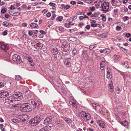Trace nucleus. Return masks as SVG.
I'll use <instances>...</instances> for the list:
<instances>
[{
    "label": "nucleus",
    "mask_w": 131,
    "mask_h": 131,
    "mask_svg": "<svg viewBox=\"0 0 131 131\" xmlns=\"http://www.w3.org/2000/svg\"><path fill=\"white\" fill-rule=\"evenodd\" d=\"M81 65L78 63H76L75 65V67L74 68V70H76V71H78L81 68Z\"/></svg>",
    "instance_id": "14"
},
{
    "label": "nucleus",
    "mask_w": 131,
    "mask_h": 131,
    "mask_svg": "<svg viewBox=\"0 0 131 131\" xmlns=\"http://www.w3.org/2000/svg\"><path fill=\"white\" fill-rule=\"evenodd\" d=\"M13 95L15 102L20 100L23 98L22 93L19 92L15 93Z\"/></svg>",
    "instance_id": "6"
},
{
    "label": "nucleus",
    "mask_w": 131,
    "mask_h": 131,
    "mask_svg": "<svg viewBox=\"0 0 131 131\" xmlns=\"http://www.w3.org/2000/svg\"><path fill=\"white\" fill-rule=\"evenodd\" d=\"M36 48L37 49H41L43 46V45L42 43L39 42L38 41V43L37 44Z\"/></svg>",
    "instance_id": "22"
},
{
    "label": "nucleus",
    "mask_w": 131,
    "mask_h": 131,
    "mask_svg": "<svg viewBox=\"0 0 131 131\" xmlns=\"http://www.w3.org/2000/svg\"><path fill=\"white\" fill-rule=\"evenodd\" d=\"M40 32L43 35H45L46 34V32L42 30H40Z\"/></svg>",
    "instance_id": "50"
},
{
    "label": "nucleus",
    "mask_w": 131,
    "mask_h": 131,
    "mask_svg": "<svg viewBox=\"0 0 131 131\" xmlns=\"http://www.w3.org/2000/svg\"><path fill=\"white\" fill-rule=\"evenodd\" d=\"M84 13L83 12H78L77 13V14L78 15H83Z\"/></svg>",
    "instance_id": "47"
},
{
    "label": "nucleus",
    "mask_w": 131,
    "mask_h": 131,
    "mask_svg": "<svg viewBox=\"0 0 131 131\" xmlns=\"http://www.w3.org/2000/svg\"><path fill=\"white\" fill-rule=\"evenodd\" d=\"M52 117L49 116L46 118L44 120L43 124L45 125H48L51 124L52 121Z\"/></svg>",
    "instance_id": "11"
},
{
    "label": "nucleus",
    "mask_w": 131,
    "mask_h": 131,
    "mask_svg": "<svg viewBox=\"0 0 131 131\" xmlns=\"http://www.w3.org/2000/svg\"><path fill=\"white\" fill-rule=\"evenodd\" d=\"M116 118L117 119L118 121V122L120 123V122L121 121H121V119L120 117H119V116H116Z\"/></svg>",
    "instance_id": "42"
},
{
    "label": "nucleus",
    "mask_w": 131,
    "mask_h": 131,
    "mask_svg": "<svg viewBox=\"0 0 131 131\" xmlns=\"http://www.w3.org/2000/svg\"><path fill=\"white\" fill-rule=\"evenodd\" d=\"M50 126H46L43 127L44 131H49L50 128Z\"/></svg>",
    "instance_id": "35"
},
{
    "label": "nucleus",
    "mask_w": 131,
    "mask_h": 131,
    "mask_svg": "<svg viewBox=\"0 0 131 131\" xmlns=\"http://www.w3.org/2000/svg\"><path fill=\"white\" fill-rule=\"evenodd\" d=\"M49 5L53 7H54L56 5V4L53 3H49Z\"/></svg>",
    "instance_id": "53"
},
{
    "label": "nucleus",
    "mask_w": 131,
    "mask_h": 131,
    "mask_svg": "<svg viewBox=\"0 0 131 131\" xmlns=\"http://www.w3.org/2000/svg\"><path fill=\"white\" fill-rule=\"evenodd\" d=\"M129 17L128 16H125L123 17V20L124 21H125L126 20L128 19Z\"/></svg>",
    "instance_id": "41"
},
{
    "label": "nucleus",
    "mask_w": 131,
    "mask_h": 131,
    "mask_svg": "<svg viewBox=\"0 0 131 131\" xmlns=\"http://www.w3.org/2000/svg\"><path fill=\"white\" fill-rule=\"evenodd\" d=\"M0 48L5 52H6L7 51L10 49V47L8 45H5L2 43H0Z\"/></svg>",
    "instance_id": "9"
},
{
    "label": "nucleus",
    "mask_w": 131,
    "mask_h": 131,
    "mask_svg": "<svg viewBox=\"0 0 131 131\" xmlns=\"http://www.w3.org/2000/svg\"><path fill=\"white\" fill-rule=\"evenodd\" d=\"M63 18V17L62 16H59L57 18L56 20L57 21H61L62 20Z\"/></svg>",
    "instance_id": "32"
},
{
    "label": "nucleus",
    "mask_w": 131,
    "mask_h": 131,
    "mask_svg": "<svg viewBox=\"0 0 131 131\" xmlns=\"http://www.w3.org/2000/svg\"><path fill=\"white\" fill-rule=\"evenodd\" d=\"M51 52L53 55L57 54L58 53V49L56 48H53L51 49Z\"/></svg>",
    "instance_id": "19"
},
{
    "label": "nucleus",
    "mask_w": 131,
    "mask_h": 131,
    "mask_svg": "<svg viewBox=\"0 0 131 131\" xmlns=\"http://www.w3.org/2000/svg\"><path fill=\"white\" fill-rule=\"evenodd\" d=\"M90 21L91 27H95L97 26L98 24L96 23V20H90Z\"/></svg>",
    "instance_id": "18"
},
{
    "label": "nucleus",
    "mask_w": 131,
    "mask_h": 131,
    "mask_svg": "<svg viewBox=\"0 0 131 131\" xmlns=\"http://www.w3.org/2000/svg\"><path fill=\"white\" fill-rule=\"evenodd\" d=\"M28 60L31 66H34V65L35 63H34L31 57H29V58L28 59Z\"/></svg>",
    "instance_id": "24"
},
{
    "label": "nucleus",
    "mask_w": 131,
    "mask_h": 131,
    "mask_svg": "<svg viewBox=\"0 0 131 131\" xmlns=\"http://www.w3.org/2000/svg\"><path fill=\"white\" fill-rule=\"evenodd\" d=\"M125 36L127 38H129L130 37L131 34L130 33H127L126 34Z\"/></svg>",
    "instance_id": "52"
},
{
    "label": "nucleus",
    "mask_w": 131,
    "mask_h": 131,
    "mask_svg": "<svg viewBox=\"0 0 131 131\" xmlns=\"http://www.w3.org/2000/svg\"><path fill=\"white\" fill-rule=\"evenodd\" d=\"M96 122L97 125L102 128H105V123L102 121L97 120Z\"/></svg>",
    "instance_id": "12"
},
{
    "label": "nucleus",
    "mask_w": 131,
    "mask_h": 131,
    "mask_svg": "<svg viewBox=\"0 0 131 131\" xmlns=\"http://www.w3.org/2000/svg\"><path fill=\"white\" fill-rule=\"evenodd\" d=\"M12 60L17 64H20L23 62L20 56L17 54H14L12 56Z\"/></svg>",
    "instance_id": "5"
},
{
    "label": "nucleus",
    "mask_w": 131,
    "mask_h": 131,
    "mask_svg": "<svg viewBox=\"0 0 131 131\" xmlns=\"http://www.w3.org/2000/svg\"><path fill=\"white\" fill-rule=\"evenodd\" d=\"M100 108V107L99 106V105L98 104V105H97V106H96L94 109H95L96 110H97L99 109Z\"/></svg>",
    "instance_id": "59"
},
{
    "label": "nucleus",
    "mask_w": 131,
    "mask_h": 131,
    "mask_svg": "<svg viewBox=\"0 0 131 131\" xmlns=\"http://www.w3.org/2000/svg\"><path fill=\"white\" fill-rule=\"evenodd\" d=\"M20 111L22 112H29L31 111V109L29 104L24 103L22 104L20 106Z\"/></svg>",
    "instance_id": "2"
},
{
    "label": "nucleus",
    "mask_w": 131,
    "mask_h": 131,
    "mask_svg": "<svg viewBox=\"0 0 131 131\" xmlns=\"http://www.w3.org/2000/svg\"><path fill=\"white\" fill-rule=\"evenodd\" d=\"M21 77L20 75H16L15 76V79L17 81L20 82V80H21Z\"/></svg>",
    "instance_id": "28"
},
{
    "label": "nucleus",
    "mask_w": 131,
    "mask_h": 131,
    "mask_svg": "<svg viewBox=\"0 0 131 131\" xmlns=\"http://www.w3.org/2000/svg\"><path fill=\"white\" fill-rule=\"evenodd\" d=\"M70 3L72 5H75L76 4V2L74 1H72L70 2Z\"/></svg>",
    "instance_id": "61"
},
{
    "label": "nucleus",
    "mask_w": 131,
    "mask_h": 131,
    "mask_svg": "<svg viewBox=\"0 0 131 131\" xmlns=\"http://www.w3.org/2000/svg\"><path fill=\"white\" fill-rule=\"evenodd\" d=\"M86 113L84 111H82L81 112V114L82 116L83 117V116L85 115Z\"/></svg>",
    "instance_id": "49"
},
{
    "label": "nucleus",
    "mask_w": 131,
    "mask_h": 131,
    "mask_svg": "<svg viewBox=\"0 0 131 131\" xmlns=\"http://www.w3.org/2000/svg\"><path fill=\"white\" fill-rule=\"evenodd\" d=\"M12 121L15 123H18V120L16 119H13L11 120Z\"/></svg>",
    "instance_id": "40"
},
{
    "label": "nucleus",
    "mask_w": 131,
    "mask_h": 131,
    "mask_svg": "<svg viewBox=\"0 0 131 131\" xmlns=\"http://www.w3.org/2000/svg\"><path fill=\"white\" fill-rule=\"evenodd\" d=\"M64 120L66 123L68 124H70L71 123L72 120L69 118L65 117Z\"/></svg>",
    "instance_id": "27"
},
{
    "label": "nucleus",
    "mask_w": 131,
    "mask_h": 131,
    "mask_svg": "<svg viewBox=\"0 0 131 131\" xmlns=\"http://www.w3.org/2000/svg\"><path fill=\"white\" fill-rule=\"evenodd\" d=\"M51 14L50 12H48L46 14V15L47 17H49L51 16Z\"/></svg>",
    "instance_id": "57"
},
{
    "label": "nucleus",
    "mask_w": 131,
    "mask_h": 131,
    "mask_svg": "<svg viewBox=\"0 0 131 131\" xmlns=\"http://www.w3.org/2000/svg\"><path fill=\"white\" fill-rule=\"evenodd\" d=\"M112 73L110 71H108L107 70V78L109 79H111L112 77Z\"/></svg>",
    "instance_id": "21"
},
{
    "label": "nucleus",
    "mask_w": 131,
    "mask_h": 131,
    "mask_svg": "<svg viewBox=\"0 0 131 131\" xmlns=\"http://www.w3.org/2000/svg\"><path fill=\"white\" fill-rule=\"evenodd\" d=\"M100 7L101 8H102V11L107 12L109 9V4L108 2H104L102 3H101V5Z\"/></svg>",
    "instance_id": "7"
},
{
    "label": "nucleus",
    "mask_w": 131,
    "mask_h": 131,
    "mask_svg": "<svg viewBox=\"0 0 131 131\" xmlns=\"http://www.w3.org/2000/svg\"><path fill=\"white\" fill-rule=\"evenodd\" d=\"M23 91L24 93H26L28 91V89L26 87H24L23 89Z\"/></svg>",
    "instance_id": "38"
},
{
    "label": "nucleus",
    "mask_w": 131,
    "mask_h": 131,
    "mask_svg": "<svg viewBox=\"0 0 131 131\" xmlns=\"http://www.w3.org/2000/svg\"><path fill=\"white\" fill-rule=\"evenodd\" d=\"M10 9V10L14 9H15V8L14 6L12 5L9 7Z\"/></svg>",
    "instance_id": "55"
},
{
    "label": "nucleus",
    "mask_w": 131,
    "mask_h": 131,
    "mask_svg": "<svg viewBox=\"0 0 131 131\" xmlns=\"http://www.w3.org/2000/svg\"><path fill=\"white\" fill-rule=\"evenodd\" d=\"M120 123L123 126H127V122L126 121H125L124 122L121 121L120 122Z\"/></svg>",
    "instance_id": "36"
},
{
    "label": "nucleus",
    "mask_w": 131,
    "mask_h": 131,
    "mask_svg": "<svg viewBox=\"0 0 131 131\" xmlns=\"http://www.w3.org/2000/svg\"><path fill=\"white\" fill-rule=\"evenodd\" d=\"M57 125L58 126L61 127H63L64 126L63 123L62 122L58 123Z\"/></svg>",
    "instance_id": "39"
},
{
    "label": "nucleus",
    "mask_w": 131,
    "mask_h": 131,
    "mask_svg": "<svg viewBox=\"0 0 131 131\" xmlns=\"http://www.w3.org/2000/svg\"><path fill=\"white\" fill-rule=\"evenodd\" d=\"M105 62L103 61H102L101 63L100 64V66L102 65L105 66Z\"/></svg>",
    "instance_id": "62"
},
{
    "label": "nucleus",
    "mask_w": 131,
    "mask_h": 131,
    "mask_svg": "<svg viewBox=\"0 0 131 131\" xmlns=\"http://www.w3.org/2000/svg\"><path fill=\"white\" fill-rule=\"evenodd\" d=\"M31 103L33 105L34 107L37 109L40 105L39 102L35 99H31L30 101Z\"/></svg>",
    "instance_id": "8"
},
{
    "label": "nucleus",
    "mask_w": 131,
    "mask_h": 131,
    "mask_svg": "<svg viewBox=\"0 0 131 131\" xmlns=\"http://www.w3.org/2000/svg\"><path fill=\"white\" fill-rule=\"evenodd\" d=\"M90 114L89 113H87L83 116V118L85 120L88 121L90 119Z\"/></svg>",
    "instance_id": "15"
},
{
    "label": "nucleus",
    "mask_w": 131,
    "mask_h": 131,
    "mask_svg": "<svg viewBox=\"0 0 131 131\" xmlns=\"http://www.w3.org/2000/svg\"><path fill=\"white\" fill-rule=\"evenodd\" d=\"M22 119H22L21 121L23 122H24L26 121L28 116L26 115H22Z\"/></svg>",
    "instance_id": "29"
},
{
    "label": "nucleus",
    "mask_w": 131,
    "mask_h": 131,
    "mask_svg": "<svg viewBox=\"0 0 131 131\" xmlns=\"http://www.w3.org/2000/svg\"><path fill=\"white\" fill-rule=\"evenodd\" d=\"M84 24L82 22L80 23L79 24L78 26L79 27H81L82 26H83Z\"/></svg>",
    "instance_id": "64"
},
{
    "label": "nucleus",
    "mask_w": 131,
    "mask_h": 131,
    "mask_svg": "<svg viewBox=\"0 0 131 131\" xmlns=\"http://www.w3.org/2000/svg\"><path fill=\"white\" fill-rule=\"evenodd\" d=\"M70 7V6L69 5H66L65 7V8H64V9L65 10H67Z\"/></svg>",
    "instance_id": "63"
},
{
    "label": "nucleus",
    "mask_w": 131,
    "mask_h": 131,
    "mask_svg": "<svg viewBox=\"0 0 131 131\" xmlns=\"http://www.w3.org/2000/svg\"><path fill=\"white\" fill-rule=\"evenodd\" d=\"M114 58L116 60H118L119 58V56H117L116 54H115L114 56Z\"/></svg>",
    "instance_id": "44"
},
{
    "label": "nucleus",
    "mask_w": 131,
    "mask_h": 131,
    "mask_svg": "<svg viewBox=\"0 0 131 131\" xmlns=\"http://www.w3.org/2000/svg\"><path fill=\"white\" fill-rule=\"evenodd\" d=\"M38 41L35 40L32 41L31 42V45L34 47L36 48L37 44L38 43Z\"/></svg>",
    "instance_id": "25"
},
{
    "label": "nucleus",
    "mask_w": 131,
    "mask_h": 131,
    "mask_svg": "<svg viewBox=\"0 0 131 131\" xmlns=\"http://www.w3.org/2000/svg\"><path fill=\"white\" fill-rule=\"evenodd\" d=\"M45 117V115L44 114L37 115L29 121V123L31 125L35 126L43 119Z\"/></svg>",
    "instance_id": "1"
},
{
    "label": "nucleus",
    "mask_w": 131,
    "mask_h": 131,
    "mask_svg": "<svg viewBox=\"0 0 131 131\" xmlns=\"http://www.w3.org/2000/svg\"><path fill=\"white\" fill-rule=\"evenodd\" d=\"M9 93L6 91L0 92V98H4L8 96Z\"/></svg>",
    "instance_id": "13"
},
{
    "label": "nucleus",
    "mask_w": 131,
    "mask_h": 131,
    "mask_svg": "<svg viewBox=\"0 0 131 131\" xmlns=\"http://www.w3.org/2000/svg\"><path fill=\"white\" fill-rule=\"evenodd\" d=\"M10 17V16L8 14H5V18H8Z\"/></svg>",
    "instance_id": "56"
},
{
    "label": "nucleus",
    "mask_w": 131,
    "mask_h": 131,
    "mask_svg": "<svg viewBox=\"0 0 131 131\" xmlns=\"http://www.w3.org/2000/svg\"><path fill=\"white\" fill-rule=\"evenodd\" d=\"M118 71L122 75L124 78H125L126 77V74L125 73L123 72H122L118 70Z\"/></svg>",
    "instance_id": "33"
},
{
    "label": "nucleus",
    "mask_w": 131,
    "mask_h": 131,
    "mask_svg": "<svg viewBox=\"0 0 131 131\" xmlns=\"http://www.w3.org/2000/svg\"><path fill=\"white\" fill-rule=\"evenodd\" d=\"M15 101L13 95L6 98L5 103L10 105L14 104Z\"/></svg>",
    "instance_id": "4"
},
{
    "label": "nucleus",
    "mask_w": 131,
    "mask_h": 131,
    "mask_svg": "<svg viewBox=\"0 0 131 131\" xmlns=\"http://www.w3.org/2000/svg\"><path fill=\"white\" fill-rule=\"evenodd\" d=\"M30 26L32 28H35L38 27V25L37 24L35 23H32L30 24Z\"/></svg>",
    "instance_id": "26"
},
{
    "label": "nucleus",
    "mask_w": 131,
    "mask_h": 131,
    "mask_svg": "<svg viewBox=\"0 0 131 131\" xmlns=\"http://www.w3.org/2000/svg\"><path fill=\"white\" fill-rule=\"evenodd\" d=\"M13 14H15L14 16H18L20 15V13L19 12L15 13H13Z\"/></svg>",
    "instance_id": "46"
},
{
    "label": "nucleus",
    "mask_w": 131,
    "mask_h": 131,
    "mask_svg": "<svg viewBox=\"0 0 131 131\" xmlns=\"http://www.w3.org/2000/svg\"><path fill=\"white\" fill-rule=\"evenodd\" d=\"M3 25L4 26L7 27H10L13 26V25L10 23H9L6 22H4L3 23Z\"/></svg>",
    "instance_id": "16"
},
{
    "label": "nucleus",
    "mask_w": 131,
    "mask_h": 131,
    "mask_svg": "<svg viewBox=\"0 0 131 131\" xmlns=\"http://www.w3.org/2000/svg\"><path fill=\"white\" fill-rule=\"evenodd\" d=\"M7 30H5L2 33V34L3 35H6L7 34Z\"/></svg>",
    "instance_id": "45"
},
{
    "label": "nucleus",
    "mask_w": 131,
    "mask_h": 131,
    "mask_svg": "<svg viewBox=\"0 0 131 131\" xmlns=\"http://www.w3.org/2000/svg\"><path fill=\"white\" fill-rule=\"evenodd\" d=\"M56 15L55 14H54L52 15V20H54V18L56 17Z\"/></svg>",
    "instance_id": "60"
},
{
    "label": "nucleus",
    "mask_w": 131,
    "mask_h": 131,
    "mask_svg": "<svg viewBox=\"0 0 131 131\" xmlns=\"http://www.w3.org/2000/svg\"><path fill=\"white\" fill-rule=\"evenodd\" d=\"M7 10V9L6 8L2 7L1 10V13L2 14L5 13Z\"/></svg>",
    "instance_id": "30"
},
{
    "label": "nucleus",
    "mask_w": 131,
    "mask_h": 131,
    "mask_svg": "<svg viewBox=\"0 0 131 131\" xmlns=\"http://www.w3.org/2000/svg\"><path fill=\"white\" fill-rule=\"evenodd\" d=\"M100 36L101 38H104L106 37V36L105 34H102L100 35Z\"/></svg>",
    "instance_id": "48"
},
{
    "label": "nucleus",
    "mask_w": 131,
    "mask_h": 131,
    "mask_svg": "<svg viewBox=\"0 0 131 131\" xmlns=\"http://www.w3.org/2000/svg\"><path fill=\"white\" fill-rule=\"evenodd\" d=\"M99 15V13H95L91 15L90 17H97Z\"/></svg>",
    "instance_id": "37"
},
{
    "label": "nucleus",
    "mask_w": 131,
    "mask_h": 131,
    "mask_svg": "<svg viewBox=\"0 0 131 131\" xmlns=\"http://www.w3.org/2000/svg\"><path fill=\"white\" fill-rule=\"evenodd\" d=\"M111 51V50L108 49H105L104 50V53L106 54H108Z\"/></svg>",
    "instance_id": "31"
},
{
    "label": "nucleus",
    "mask_w": 131,
    "mask_h": 131,
    "mask_svg": "<svg viewBox=\"0 0 131 131\" xmlns=\"http://www.w3.org/2000/svg\"><path fill=\"white\" fill-rule=\"evenodd\" d=\"M72 53L73 54H75L77 53V50L75 48H73V51Z\"/></svg>",
    "instance_id": "51"
},
{
    "label": "nucleus",
    "mask_w": 131,
    "mask_h": 131,
    "mask_svg": "<svg viewBox=\"0 0 131 131\" xmlns=\"http://www.w3.org/2000/svg\"><path fill=\"white\" fill-rule=\"evenodd\" d=\"M108 89L109 91L111 92H113V84L111 83L108 84Z\"/></svg>",
    "instance_id": "17"
},
{
    "label": "nucleus",
    "mask_w": 131,
    "mask_h": 131,
    "mask_svg": "<svg viewBox=\"0 0 131 131\" xmlns=\"http://www.w3.org/2000/svg\"><path fill=\"white\" fill-rule=\"evenodd\" d=\"M87 30H89L90 28V26L89 25H86L85 28Z\"/></svg>",
    "instance_id": "58"
},
{
    "label": "nucleus",
    "mask_w": 131,
    "mask_h": 131,
    "mask_svg": "<svg viewBox=\"0 0 131 131\" xmlns=\"http://www.w3.org/2000/svg\"><path fill=\"white\" fill-rule=\"evenodd\" d=\"M61 46L62 48V50L64 52H67L70 50V43L66 41L62 43Z\"/></svg>",
    "instance_id": "3"
},
{
    "label": "nucleus",
    "mask_w": 131,
    "mask_h": 131,
    "mask_svg": "<svg viewBox=\"0 0 131 131\" xmlns=\"http://www.w3.org/2000/svg\"><path fill=\"white\" fill-rule=\"evenodd\" d=\"M69 40L72 42L75 41L77 43V40H78L76 38L72 37H70L69 38Z\"/></svg>",
    "instance_id": "23"
},
{
    "label": "nucleus",
    "mask_w": 131,
    "mask_h": 131,
    "mask_svg": "<svg viewBox=\"0 0 131 131\" xmlns=\"http://www.w3.org/2000/svg\"><path fill=\"white\" fill-rule=\"evenodd\" d=\"M122 29V27L119 26H117L116 27V29L118 31H120Z\"/></svg>",
    "instance_id": "43"
},
{
    "label": "nucleus",
    "mask_w": 131,
    "mask_h": 131,
    "mask_svg": "<svg viewBox=\"0 0 131 131\" xmlns=\"http://www.w3.org/2000/svg\"><path fill=\"white\" fill-rule=\"evenodd\" d=\"M100 16L102 17V20L103 21H105L106 20V18L105 15L102 14L100 15Z\"/></svg>",
    "instance_id": "34"
},
{
    "label": "nucleus",
    "mask_w": 131,
    "mask_h": 131,
    "mask_svg": "<svg viewBox=\"0 0 131 131\" xmlns=\"http://www.w3.org/2000/svg\"><path fill=\"white\" fill-rule=\"evenodd\" d=\"M29 37V36L27 35L24 34L22 35L21 39V40L24 41L28 39Z\"/></svg>",
    "instance_id": "20"
},
{
    "label": "nucleus",
    "mask_w": 131,
    "mask_h": 131,
    "mask_svg": "<svg viewBox=\"0 0 131 131\" xmlns=\"http://www.w3.org/2000/svg\"><path fill=\"white\" fill-rule=\"evenodd\" d=\"M64 62L67 67H69L71 65V60L69 58H65L64 59Z\"/></svg>",
    "instance_id": "10"
},
{
    "label": "nucleus",
    "mask_w": 131,
    "mask_h": 131,
    "mask_svg": "<svg viewBox=\"0 0 131 131\" xmlns=\"http://www.w3.org/2000/svg\"><path fill=\"white\" fill-rule=\"evenodd\" d=\"M64 26L67 28H69L70 27V26L69 25V24L67 23H65L64 24Z\"/></svg>",
    "instance_id": "54"
}]
</instances>
